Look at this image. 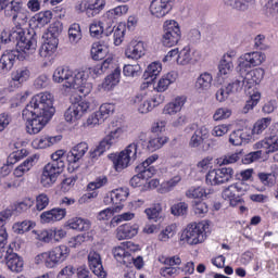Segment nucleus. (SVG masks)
<instances>
[{
	"instance_id": "obj_1",
	"label": "nucleus",
	"mask_w": 278,
	"mask_h": 278,
	"mask_svg": "<svg viewBox=\"0 0 278 278\" xmlns=\"http://www.w3.org/2000/svg\"><path fill=\"white\" fill-rule=\"evenodd\" d=\"M53 114H55V108L51 92H41L33 97L22 112L23 119L26 121L27 134H40L45 125L53 118Z\"/></svg>"
},
{
	"instance_id": "obj_2",
	"label": "nucleus",
	"mask_w": 278,
	"mask_h": 278,
	"mask_svg": "<svg viewBox=\"0 0 278 278\" xmlns=\"http://www.w3.org/2000/svg\"><path fill=\"white\" fill-rule=\"evenodd\" d=\"M54 84H63V88H74L79 90L81 94H90L92 92V84L88 83V72H73L68 66H59L52 75Z\"/></svg>"
},
{
	"instance_id": "obj_3",
	"label": "nucleus",
	"mask_w": 278,
	"mask_h": 278,
	"mask_svg": "<svg viewBox=\"0 0 278 278\" xmlns=\"http://www.w3.org/2000/svg\"><path fill=\"white\" fill-rule=\"evenodd\" d=\"M1 42L8 45V42H14L26 55H31L36 53V49L38 47V39L36 38V34H31L30 31L25 33L23 28L12 29L10 33L2 31L0 36Z\"/></svg>"
},
{
	"instance_id": "obj_4",
	"label": "nucleus",
	"mask_w": 278,
	"mask_h": 278,
	"mask_svg": "<svg viewBox=\"0 0 278 278\" xmlns=\"http://www.w3.org/2000/svg\"><path fill=\"white\" fill-rule=\"evenodd\" d=\"M71 250L66 245H59L49 252H43L35 257V264H45L46 268H55L68 257Z\"/></svg>"
},
{
	"instance_id": "obj_5",
	"label": "nucleus",
	"mask_w": 278,
	"mask_h": 278,
	"mask_svg": "<svg viewBox=\"0 0 278 278\" xmlns=\"http://www.w3.org/2000/svg\"><path fill=\"white\" fill-rule=\"evenodd\" d=\"M139 144H140L139 142H132L128 144L125 150L119 152V154L114 157L113 164H114L115 170L121 172L124 168H127L130 162H136V160L140 157Z\"/></svg>"
},
{
	"instance_id": "obj_6",
	"label": "nucleus",
	"mask_w": 278,
	"mask_h": 278,
	"mask_svg": "<svg viewBox=\"0 0 278 278\" xmlns=\"http://www.w3.org/2000/svg\"><path fill=\"white\" fill-rule=\"evenodd\" d=\"M181 40V28L175 20H167L163 24L162 45L163 47H175Z\"/></svg>"
},
{
	"instance_id": "obj_7",
	"label": "nucleus",
	"mask_w": 278,
	"mask_h": 278,
	"mask_svg": "<svg viewBox=\"0 0 278 278\" xmlns=\"http://www.w3.org/2000/svg\"><path fill=\"white\" fill-rule=\"evenodd\" d=\"M205 224L203 223H192L187 226L180 236V240L182 242H187V244H201V242H205Z\"/></svg>"
},
{
	"instance_id": "obj_8",
	"label": "nucleus",
	"mask_w": 278,
	"mask_h": 278,
	"mask_svg": "<svg viewBox=\"0 0 278 278\" xmlns=\"http://www.w3.org/2000/svg\"><path fill=\"white\" fill-rule=\"evenodd\" d=\"M248 190L249 185L247 182L238 181L224 189L222 197L225 201H229L232 207H236L237 205H242L241 197L244 195Z\"/></svg>"
},
{
	"instance_id": "obj_9",
	"label": "nucleus",
	"mask_w": 278,
	"mask_h": 278,
	"mask_svg": "<svg viewBox=\"0 0 278 278\" xmlns=\"http://www.w3.org/2000/svg\"><path fill=\"white\" fill-rule=\"evenodd\" d=\"M122 134L123 129L117 128L106 135L93 150L89 151L90 160H99V157H101V155L105 151H110L113 144H116V142H118V138H121Z\"/></svg>"
},
{
	"instance_id": "obj_10",
	"label": "nucleus",
	"mask_w": 278,
	"mask_h": 278,
	"mask_svg": "<svg viewBox=\"0 0 278 278\" xmlns=\"http://www.w3.org/2000/svg\"><path fill=\"white\" fill-rule=\"evenodd\" d=\"M63 163H48L42 170L40 184L43 188H51L64 169H62Z\"/></svg>"
},
{
	"instance_id": "obj_11",
	"label": "nucleus",
	"mask_w": 278,
	"mask_h": 278,
	"mask_svg": "<svg viewBox=\"0 0 278 278\" xmlns=\"http://www.w3.org/2000/svg\"><path fill=\"white\" fill-rule=\"evenodd\" d=\"M231 179H233V168L231 167L213 169L206 174V184L208 186H220L228 184Z\"/></svg>"
},
{
	"instance_id": "obj_12",
	"label": "nucleus",
	"mask_w": 278,
	"mask_h": 278,
	"mask_svg": "<svg viewBox=\"0 0 278 278\" xmlns=\"http://www.w3.org/2000/svg\"><path fill=\"white\" fill-rule=\"evenodd\" d=\"M138 251V245L131 241L123 242L119 247L113 250V255L117 262H121L125 266H129L134 261V254Z\"/></svg>"
},
{
	"instance_id": "obj_13",
	"label": "nucleus",
	"mask_w": 278,
	"mask_h": 278,
	"mask_svg": "<svg viewBox=\"0 0 278 278\" xmlns=\"http://www.w3.org/2000/svg\"><path fill=\"white\" fill-rule=\"evenodd\" d=\"M159 262L164 264L165 267L161 268V275L163 277H177L181 273V258L179 256L160 257Z\"/></svg>"
},
{
	"instance_id": "obj_14",
	"label": "nucleus",
	"mask_w": 278,
	"mask_h": 278,
	"mask_svg": "<svg viewBox=\"0 0 278 278\" xmlns=\"http://www.w3.org/2000/svg\"><path fill=\"white\" fill-rule=\"evenodd\" d=\"M88 110H90V102L81 100L68 106L64 113V118L66 123H76Z\"/></svg>"
},
{
	"instance_id": "obj_15",
	"label": "nucleus",
	"mask_w": 278,
	"mask_h": 278,
	"mask_svg": "<svg viewBox=\"0 0 278 278\" xmlns=\"http://www.w3.org/2000/svg\"><path fill=\"white\" fill-rule=\"evenodd\" d=\"M175 0H152L150 4V13L155 18H164L173 10V2Z\"/></svg>"
},
{
	"instance_id": "obj_16",
	"label": "nucleus",
	"mask_w": 278,
	"mask_h": 278,
	"mask_svg": "<svg viewBox=\"0 0 278 278\" xmlns=\"http://www.w3.org/2000/svg\"><path fill=\"white\" fill-rule=\"evenodd\" d=\"M4 257L7 266L11 273H23V266H25V263L18 254L14 253L12 244L8 245Z\"/></svg>"
},
{
	"instance_id": "obj_17",
	"label": "nucleus",
	"mask_w": 278,
	"mask_h": 278,
	"mask_svg": "<svg viewBox=\"0 0 278 278\" xmlns=\"http://www.w3.org/2000/svg\"><path fill=\"white\" fill-rule=\"evenodd\" d=\"M21 49L16 50H7L0 58V71L2 73H10L12 68H14V64H16V60H18L21 55Z\"/></svg>"
},
{
	"instance_id": "obj_18",
	"label": "nucleus",
	"mask_w": 278,
	"mask_h": 278,
	"mask_svg": "<svg viewBox=\"0 0 278 278\" xmlns=\"http://www.w3.org/2000/svg\"><path fill=\"white\" fill-rule=\"evenodd\" d=\"M12 218V210L7 208L0 212V253H5V244H8V230L5 224Z\"/></svg>"
},
{
	"instance_id": "obj_19",
	"label": "nucleus",
	"mask_w": 278,
	"mask_h": 278,
	"mask_svg": "<svg viewBox=\"0 0 278 278\" xmlns=\"http://www.w3.org/2000/svg\"><path fill=\"white\" fill-rule=\"evenodd\" d=\"M89 268L96 277L105 278L106 273L103 269V263L101 262V254L97 252H90L88 255Z\"/></svg>"
},
{
	"instance_id": "obj_20",
	"label": "nucleus",
	"mask_w": 278,
	"mask_h": 278,
	"mask_svg": "<svg viewBox=\"0 0 278 278\" xmlns=\"http://www.w3.org/2000/svg\"><path fill=\"white\" fill-rule=\"evenodd\" d=\"M104 34L114 42L115 47H121L125 40V25L109 26L105 28Z\"/></svg>"
},
{
	"instance_id": "obj_21",
	"label": "nucleus",
	"mask_w": 278,
	"mask_h": 278,
	"mask_svg": "<svg viewBox=\"0 0 278 278\" xmlns=\"http://www.w3.org/2000/svg\"><path fill=\"white\" fill-rule=\"evenodd\" d=\"M125 55L129 60H140L144 55V42L132 40L128 43Z\"/></svg>"
},
{
	"instance_id": "obj_22",
	"label": "nucleus",
	"mask_w": 278,
	"mask_h": 278,
	"mask_svg": "<svg viewBox=\"0 0 278 278\" xmlns=\"http://www.w3.org/2000/svg\"><path fill=\"white\" fill-rule=\"evenodd\" d=\"M86 153H88V144L86 142H80L73 147L67 153V162H70V164H76V162H79Z\"/></svg>"
},
{
	"instance_id": "obj_23",
	"label": "nucleus",
	"mask_w": 278,
	"mask_h": 278,
	"mask_svg": "<svg viewBox=\"0 0 278 278\" xmlns=\"http://www.w3.org/2000/svg\"><path fill=\"white\" fill-rule=\"evenodd\" d=\"M65 216L66 208L56 207L41 213L40 218L41 223H58V220H62Z\"/></svg>"
},
{
	"instance_id": "obj_24",
	"label": "nucleus",
	"mask_w": 278,
	"mask_h": 278,
	"mask_svg": "<svg viewBox=\"0 0 278 278\" xmlns=\"http://www.w3.org/2000/svg\"><path fill=\"white\" fill-rule=\"evenodd\" d=\"M208 138L210 129H207V127L205 126H201L192 135L189 141V147L197 149V147H201L203 144V141L207 140Z\"/></svg>"
},
{
	"instance_id": "obj_25",
	"label": "nucleus",
	"mask_w": 278,
	"mask_h": 278,
	"mask_svg": "<svg viewBox=\"0 0 278 278\" xmlns=\"http://www.w3.org/2000/svg\"><path fill=\"white\" fill-rule=\"evenodd\" d=\"M251 141V134L247 130L238 129L230 134L229 142L233 147H240L242 144H249Z\"/></svg>"
},
{
	"instance_id": "obj_26",
	"label": "nucleus",
	"mask_w": 278,
	"mask_h": 278,
	"mask_svg": "<svg viewBox=\"0 0 278 278\" xmlns=\"http://www.w3.org/2000/svg\"><path fill=\"white\" fill-rule=\"evenodd\" d=\"M178 77H179V74H177V72L175 71L168 72L167 74L163 75L161 79H159L155 90L157 92H166L170 84H175Z\"/></svg>"
},
{
	"instance_id": "obj_27",
	"label": "nucleus",
	"mask_w": 278,
	"mask_h": 278,
	"mask_svg": "<svg viewBox=\"0 0 278 278\" xmlns=\"http://www.w3.org/2000/svg\"><path fill=\"white\" fill-rule=\"evenodd\" d=\"M138 236V225L124 224L116 229L117 240H127Z\"/></svg>"
},
{
	"instance_id": "obj_28",
	"label": "nucleus",
	"mask_w": 278,
	"mask_h": 278,
	"mask_svg": "<svg viewBox=\"0 0 278 278\" xmlns=\"http://www.w3.org/2000/svg\"><path fill=\"white\" fill-rule=\"evenodd\" d=\"M212 81H214V77L212 74L204 72L199 75L195 80V90L201 92H207L212 88Z\"/></svg>"
},
{
	"instance_id": "obj_29",
	"label": "nucleus",
	"mask_w": 278,
	"mask_h": 278,
	"mask_svg": "<svg viewBox=\"0 0 278 278\" xmlns=\"http://www.w3.org/2000/svg\"><path fill=\"white\" fill-rule=\"evenodd\" d=\"M243 77L245 78L247 88H253L264 79V68L252 70L245 73Z\"/></svg>"
},
{
	"instance_id": "obj_30",
	"label": "nucleus",
	"mask_w": 278,
	"mask_h": 278,
	"mask_svg": "<svg viewBox=\"0 0 278 278\" xmlns=\"http://www.w3.org/2000/svg\"><path fill=\"white\" fill-rule=\"evenodd\" d=\"M60 40L56 39H46L45 43L41 45L39 49L40 58H51L55 51H58V45Z\"/></svg>"
},
{
	"instance_id": "obj_31",
	"label": "nucleus",
	"mask_w": 278,
	"mask_h": 278,
	"mask_svg": "<svg viewBox=\"0 0 278 278\" xmlns=\"http://www.w3.org/2000/svg\"><path fill=\"white\" fill-rule=\"evenodd\" d=\"M121 81V70L119 67H115L113 73L105 77L104 81L102 83V88L110 92V90H114V87Z\"/></svg>"
},
{
	"instance_id": "obj_32",
	"label": "nucleus",
	"mask_w": 278,
	"mask_h": 278,
	"mask_svg": "<svg viewBox=\"0 0 278 278\" xmlns=\"http://www.w3.org/2000/svg\"><path fill=\"white\" fill-rule=\"evenodd\" d=\"M186 104V99L182 97H177L174 101L167 103L163 109V114L168 116H173V114H177V112H181V108Z\"/></svg>"
},
{
	"instance_id": "obj_33",
	"label": "nucleus",
	"mask_w": 278,
	"mask_h": 278,
	"mask_svg": "<svg viewBox=\"0 0 278 278\" xmlns=\"http://www.w3.org/2000/svg\"><path fill=\"white\" fill-rule=\"evenodd\" d=\"M127 197H129V189L127 188H119L115 189L111 192L110 198H105V203L111 201L114 205H118L122 201H126Z\"/></svg>"
},
{
	"instance_id": "obj_34",
	"label": "nucleus",
	"mask_w": 278,
	"mask_h": 278,
	"mask_svg": "<svg viewBox=\"0 0 278 278\" xmlns=\"http://www.w3.org/2000/svg\"><path fill=\"white\" fill-rule=\"evenodd\" d=\"M144 214L148 216V220L160 223L164 219V212L162 211V204H153L151 207L144 210Z\"/></svg>"
},
{
	"instance_id": "obj_35",
	"label": "nucleus",
	"mask_w": 278,
	"mask_h": 278,
	"mask_svg": "<svg viewBox=\"0 0 278 278\" xmlns=\"http://www.w3.org/2000/svg\"><path fill=\"white\" fill-rule=\"evenodd\" d=\"M29 77H31V71L27 66L20 67L11 73L12 81H17V84H25Z\"/></svg>"
},
{
	"instance_id": "obj_36",
	"label": "nucleus",
	"mask_w": 278,
	"mask_h": 278,
	"mask_svg": "<svg viewBox=\"0 0 278 278\" xmlns=\"http://www.w3.org/2000/svg\"><path fill=\"white\" fill-rule=\"evenodd\" d=\"M34 164H36V156L27 157L23 163H21L13 172L15 177H23L25 173H29L31 168H34Z\"/></svg>"
},
{
	"instance_id": "obj_37",
	"label": "nucleus",
	"mask_w": 278,
	"mask_h": 278,
	"mask_svg": "<svg viewBox=\"0 0 278 278\" xmlns=\"http://www.w3.org/2000/svg\"><path fill=\"white\" fill-rule=\"evenodd\" d=\"M90 225V220L80 217H74L67 222V227H70V229H76L77 231H88Z\"/></svg>"
},
{
	"instance_id": "obj_38",
	"label": "nucleus",
	"mask_w": 278,
	"mask_h": 278,
	"mask_svg": "<svg viewBox=\"0 0 278 278\" xmlns=\"http://www.w3.org/2000/svg\"><path fill=\"white\" fill-rule=\"evenodd\" d=\"M114 66H116L114 59L109 56L93 68H89V73H93V75H103V73H106L110 68H114Z\"/></svg>"
},
{
	"instance_id": "obj_39",
	"label": "nucleus",
	"mask_w": 278,
	"mask_h": 278,
	"mask_svg": "<svg viewBox=\"0 0 278 278\" xmlns=\"http://www.w3.org/2000/svg\"><path fill=\"white\" fill-rule=\"evenodd\" d=\"M134 103L137 105L140 114H149L155 108L150 100L144 99L142 96H136Z\"/></svg>"
},
{
	"instance_id": "obj_40",
	"label": "nucleus",
	"mask_w": 278,
	"mask_h": 278,
	"mask_svg": "<svg viewBox=\"0 0 278 278\" xmlns=\"http://www.w3.org/2000/svg\"><path fill=\"white\" fill-rule=\"evenodd\" d=\"M161 73H162V63L153 62L144 71L143 79H151V81H153V79H156L157 75H160Z\"/></svg>"
},
{
	"instance_id": "obj_41",
	"label": "nucleus",
	"mask_w": 278,
	"mask_h": 278,
	"mask_svg": "<svg viewBox=\"0 0 278 278\" xmlns=\"http://www.w3.org/2000/svg\"><path fill=\"white\" fill-rule=\"evenodd\" d=\"M157 155L149 156L146 161L137 165L138 170H142L143 173L148 174L150 177L155 175V167L151 166L153 162H156Z\"/></svg>"
},
{
	"instance_id": "obj_42",
	"label": "nucleus",
	"mask_w": 278,
	"mask_h": 278,
	"mask_svg": "<svg viewBox=\"0 0 278 278\" xmlns=\"http://www.w3.org/2000/svg\"><path fill=\"white\" fill-rule=\"evenodd\" d=\"M176 62L179 66H188L192 62L190 46H186L182 50L178 51Z\"/></svg>"
},
{
	"instance_id": "obj_43",
	"label": "nucleus",
	"mask_w": 278,
	"mask_h": 278,
	"mask_svg": "<svg viewBox=\"0 0 278 278\" xmlns=\"http://www.w3.org/2000/svg\"><path fill=\"white\" fill-rule=\"evenodd\" d=\"M225 4L233 8V10H240L244 12L249 10L250 5L255 4V0H225Z\"/></svg>"
},
{
	"instance_id": "obj_44",
	"label": "nucleus",
	"mask_w": 278,
	"mask_h": 278,
	"mask_svg": "<svg viewBox=\"0 0 278 278\" xmlns=\"http://www.w3.org/2000/svg\"><path fill=\"white\" fill-rule=\"evenodd\" d=\"M168 142V139L166 137L154 135L150 138L148 142V150L149 151H157V149H162L163 146Z\"/></svg>"
},
{
	"instance_id": "obj_45",
	"label": "nucleus",
	"mask_w": 278,
	"mask_h": 278,
	"mask_svg": "<svg viewBox=\"0 0 278 278\" xmlns=\"http://www.w3.org/2000/svg\"><path fill=\"white\" fill-rule=\"evenodd\" d=\"M244 60H248L252 66H260L266 62V54L264 52H249L244 54Z\"/></svg>"
},
{
	"instance_id": "obj_46",
	"label": "nucleus",
	"mask_w": 278,
	"mask_h": 278,
	"mask_svg": "<svg viewBox=\"0 0 278 278\" xmlns=\"http://www.w3.org/2000/svg\"><path fill=\"white\" fill-rule=\"evenodd\" d=\"M23 2L21 0H11L9 4H7L3 9L5 16H12V18H14V16H16V13L21 12Z\"/></svg>"
},
{
	"instance_id": "obj_47",
	"label": "nucleus",
	"mask_w": 278,
	"mask_h": 278,
	"mask_svg": "<svg viewBox=\"0 0 278 278\" xmlns=\"http://www.w3.org/2000/svg\"><path fill=\"white\" fill-rule=\"evenodd\" d=\"M68 38H70V42L72 45H77V42H79V40H81V38H83L81 26H79V24L74 23L70 26Z\"/></svg>"
},
{
	"instance_id": "obj_48",
	"label": "nucleus",
	"mask_w": 278,
	"mask_h": 278,
	"mask_svg": "<svg viewBox=\"0 0 278 278\" xmlns=\"http://www.w3.org/2000/svg\"><path fill=\"white\" fill-rule=\"evenodd\" d=\"M60 34H62V23L54 22L48 28V33L46 34V39L48 40H60Z\"/></svg>"
},
{
	"instance_id": "obj_49",
	"label": "nucleus",
	"mask_w": 278,
	"mask_h": 278,
	"mask_svg": "<svg viewBox=\"0 0 278 278\" xmlns=\"http://www.w3.org/2000/svg\"><path fill=\"white\" fill-rule=\"evenodd\" d=\"M136 173H138V174L132 176V178L130 179V186L132 188H140V186H142V181H144V179H151V177H152V176H149V174H147V172L138 169V167H136Z\"/></svg>"
},
{
	"instance_id": "obj_50",
	"label": "nucleus",
	"mask_w": 278,
	"mask_h": 278,
	"mask_svg": "<svg viewBox=\"0 0 278 278\" xmlns=\"http://www.w3.org/2000/svg\"><path fill=\"white\" fill-rule=\"evenodd\" d=\"M30 207H34V199L31 198H24L22 201L14 204V211L17 212V214H23L27 212V210H30Z\"/></svg>"
},
{
	"instance_id": "obj_51",
	"label": "nucleus",
	"mask_w": 278,
	"mask_h": 278,
	"mask_svg": "<svg viewBox=\"0 0 278 278\" xmlns=\"http://www.w3.org/2000/svg\"><path fill=\"white\" fill-rule=\"evenodd\" d=\"M108 55V48L101 43H93L91 47L92 60H103Z\"/></svg>"
},
{
	"instance_id": "obj_52",
	"label": "nucleus",
	"mask_w": 278,
	"mask_h": 278,
	"mask_svg": "<svg viewBox=\"0 0 278 278\" xmlns=\"http://www.w3.org/2000/svg\"><path fill=\"white\" fill-rule=\"evenodd\" d=\"M36 227V223L31 220L17 222L13 225L15 233H25L31 231Z\"/></svg>"
},
{
	"instance_id": "obj_53",
	"label": "nucleus",
	"mask_w": 278,
	"mask_h": 278,
	"mask_svg": "<svg viewBox=\"0 0 278 278\" xmlns=\"http://www.w3.org/2000/svg\"><path fill=\"white\" fill-rule=\"evenodd\" d=\"M90 36L92 38H101L105 36V28L103 27V22H93L89 26Z\"/></svg>"
},
{
	"instance_id": "obj_54",
	"label": "nucleus",
	"mask_w": 278,
	"mask_h": 278,
	"mask_svg": "<svg viewBox=\"0 0 278 278\" xmlns=\"http://www.w3.org/2000/svg\"><path fill=\"white\" fill-rule=\"evenodd\" d=\"M218 68H219V75L222 77L229 75L231 71H233V62L231 61V56H228L227 59L222 60Z\"/></svg>"
},
{
	"instance_id": "obj_55",
	"label": "nucleus",
	"mask_w": 278,
	"mask_h": 278,
	"mask_svg": "<svg viewBox=\"0 0 278 278\" xmlns=\"http://www.w3.org/2000/svg\"><path fill=\"white\" fill-rule=\"evenodd\" d=\"M258 146L263 147L264 149H268L267 153H275V151H278V138L275 136L270 137L258 143Z\"/></svg>"
},
{
	"instance_id": "obj_56",
	"label": "nucleus",
	"mask_w": 278,
	"mask_h": 278,
	"mask_svg": "<svg viewBox=\"0 0 278 278\" xmlns=\"http://www.w3.org/2000/svg\"><path fill=\"white\" fill-rule=\"evenodd\" d=\"M140 73H142L140 64H127L124 66L123 70V74L125 75V77H138L140 76Z\"/></svg>"
},
{
	"instance_id": "obj_57",
	"label": "nucleus",
	"mask_w": 278,
	"mask_h": 278,
	"mask_svg": "<svg viewBox=\"0 0 278 278\" xmlns=\"http://www.w3.org/2000/svg\"><path fill=\"white\" fill-rule=\"evenodd\" d=\"M105 8V0H96L94 2H91L87 7L88 14L91 13V16H94L101 12Z\"/></svg>"
},
{
	"instance_id": "obj_58",
	"label": "nucleus",
	"mask_w": 278,
	"mask_h": 278,
	"mask_svg": "<svg viewBox=\"0 0 278 278\" xmlns=\"http://www.w3.org/2000/svg\"><path fill=\"white\" fill-rule=\"evenodd\" d=\"M242 157V152L233 153L226 155L224 157H220L217 160L219 166H225L227 164H236V162H239Z\"/></svg>"
},
{
	"instance_id": "obj_59",
	"label": "nucleus",
	"mask_w": 278,
	"mask_h": 278,
	"mask_svg": "<svg viewBox=\"0 0 278 278\" xmlns=\"http://www.w3.org/2000/svg\"><path fill=\"white\" fill-rule=\"evenodd\" d=\"M173 216H186L188 214V203L178 202L170 207Z\"/></svg>"
},
{
	"instance_id": "obj_60",
	"label": "nucleus",
	"mask_w": 278,
	"mask_h": 278,
	"mask_svg": "<svg viewBox=\"0 0 278 278\" xmlns=\"http://www.w3.org/2000/svg\"><path fill=\"white\" fill-rule=\"evenodd\" d=\"M58 140H60L58 137H41L35 140V144H37L38 149H47V147L55 144Z\"/></svg>"
},
{
	"instance_id": "obj_61",
	"label": "nucleus",
	"mask_w": 278,
	"mask_h": 278,
	"mask_svg": "<svg viewBox=\"0 0 278 278\" xmlns=\"http://www.w3.org/2000/svg\"><path fill=\"white\" fill-rule=\"evenodd\" d=\"M177 226L175 225H169L167 226L160 235H159V240L161 242H166L167 240H170L175 233H177Z\"/></svg>"
},
{
	"instance_id": "obj_62",
	"label": "nucleus",
	"mask_w": 278,
	"mask_h": 278,
	"mask_svg": "<svg viewBox=\"0 0 278 278\" xmlns=\"http://www.w3.org/2000/svg\"><path fill=\"white\" fill-rule=\"evenodd\" d=\"M268 125H270V118L265 117V118L258 119L254 124V127L252 129V134H256L258 136V134H262V131H264L265 129L268 128Z\"/></svg>"
},
{
	"instance_id": "obj_63",
	"label": "nucleus",
	"mask_w": 278,
	"mask_h": 278,
	"mask_svg": "<svg viewBox=\"0 0 278 278\" xmlns=\"http://www.w3.org/2000/svg\"><path fill=\"white\" fill-rule=\"evenodd\" d=\"M49 206V195L46 193H41L36 197V210L38 212H42V210H47Z\"/></svg>"
},
{
	"instance_id": "obj_64",
	"label": "nucleus",
	"mask_w": 278,
	"mask_h": 278,
	"mask_svg": "<svg viewBox=\"0 0 278 278\" xmlns=\"http://www.w3.org/2000/svg\"><path fill=\"white\" fill-rule=\"evenodd\" d=\"M267 16L275 18L278 14V0H269L266 9Z\"/></svg>"
}]
</instances>
